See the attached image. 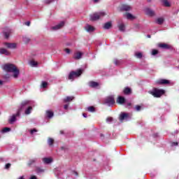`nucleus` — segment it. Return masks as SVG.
<instances>
[{
    "mask_svg": "<svg viewBox=\"0 0 179 179\" xmlns=\"http://www.w3.org/2000/svg\"><path fill=\"white\" fill-rule=\"evenodd\" d=\"M4 71L7 73L3 76V78L6 80L10 78V76H13L15 79L19 78V74L20 71L17 68H4Z\"/></svg>",
    "mask_w": 179,
    "mask_h": 179,
    "instance_id": "f257e3e1",
    "label": "nucleus"
},
{
    "mask_svg": "<svg viewBox=\"0 0 179 179\" xmlns=\"http://www.w3.org/2000/svg\"><path fill=\"white\" fill-rule=\"evenodd\" d=\"M29 104L28 101H24L21 103V106L18 108L17 113L15 115H13L11 117H10L8 120L9 124H13L15 121H16V117L20 116V113H22V110L24 109V107Z\"/></svg>",
    "mask_w": 179,
    "mask_h": 179,
    "instance_id": "f03ea898",
    "label": "nucleus"
},
{
    "mask_svg": "<svg viewBox=\"0 0 179 179\" xmlns=\"http://www.w3.org/2000/svg\"><path fill=\"white\" fill-rule=\"evenodd\" d=\"M148 93L150 94H152L153 97L159 98V97H162V96L164 94V90L154 87L152 90L149 91Z\"/></svg>",
    "mask_w": 179,
    "mask_h": 179,
    "instance_id": "7ed1b4c3",
    "label": "nucleus"
},
{
    "mask_svg": "<svg viewBox=\"0 0 179 179\" xmlns=\"http://www.w3.org/2000/svg\"><path fill=\"white\" fill-rule=\"evenodd\" d=\"M104 16H106V12L104 11L95 13L90 15V20L95 22L96 20H99V19H101V17H104Z\"/></svg>",
    "mask_w": 179,
    "mask_h": 179,
    "instance_id": "20e7f679",
    "label": "nucleus"
},
{
    "mask_svg": "<svg viewBox=\"0 0 179 179\" xmlns=\"http://www.w3.org/2000/svg\"><path fill=\"white\" fill-rule=\"evenodd\" d=\"M82 73H83V70L82 69H78L76 71H71L69 75V80L73 81L75 78H79Z\"/></svg>",
    "mask_w": 179,
    "mask_h": 179,
    "instance_id": "39448f33",
    "label": "nucleus"
},
{
    "mask_svg": "<svg viewBox=\"0 0 179 179\" xmlns=\"http://www.w3.org/2000/svg\"><path fill=\"white\" fill-rule=\"evenodd\" d=\"M105 103L109 106H114V104H115V100L114 99V97L109 96L106 98Z\"/></svg>",
    "mask_w": 179,
    "mask_h": 179,
    "instance_id": "423d86ee",
    "label": "nucleus"
},
{
    "mask_svg": "<svg viewBox=\"0 0 179 179\" xmlns=\"http://www.w3.org/2000/svg\"><path fill=\"white\" fill-rule=\"evenodd\" d=\"M41 64V62H37L34 59H31V60L29 61V64L30 66H33L34 68H37Z\"/></svg>",
    "mask_w": 179,
    "mask_h": 179,
    "instance_id": "0eeeda50",
    "label": "nucleus"
},
{
    "mask_svg": "<svg viewBox=\"0 0 179 179\" xmlns=\"http://www.w3.org/2000/svg\"><path fill=\"white\" fill-rule=\"evenodd\" d=\"M3 45L7 47V48H10V49H15L17 47V44L13 43H4Z\"/></svg>",
    "mask_w": 179,
    "mask_h": 179,
    "instance_id": "6e6552de",
    "label": "nucleus"
},
{
    "mask_svg": "<svg viewBox=\"0 0 179 179\" xmlns=\"http://www.w3.org/2000/svg\"><path fill=\"white\" fill-rule=\"evenodd\" d=\"M157 85H170V80L166 79H160L157 81Z\"/></svg>",
    "mask_w": 179,
    "mask_h": 179,
    "instance_id": "1a4fd4ad",
    "label": "nucleus"
},
{
    "mask_svg": "<svg viewBox=\"0 0 179 179\" xmlns=\"http://www.w3.org/2000/svg\"><path fill=\"white\" fill-rule=\"evenodd\" d=\"M65 25V22H64V21L61 22L59 24L52 27V30H59V29H62V27H64V26Z\"/></svg>",
    "mask_w": 179,
    "mask_h": 179,
    "instance_id": "9d476101",
    "label": "nucleus"
},
{
    "mask_svg": "<svg viewBox=\"0 0 179 179\" xmlns=\"http://www.w3.org/2000/svg\"><path fill=\"white\" fill-rule=\"evenodd\" d=\"M158 47H159V48H164V50H170V48H171V45L167 43H159Z\"/></svg>",
    "mask_w": 179,
    "mask_h": 179,
    "instance_id": "9b49d317",
    "label": "nucleus"
},
{
    "mask_svg": "<svg viewBox=\"0 0 179 179\" xmlns=\"http://www.w3.org/2000/svg\"><path fill=\"white\" fill-rule=\"evenodd\" d=\"M3 33L5 38H9V36H10V34H12V30H10V29H7L4 30Z\"/></svg>",
    "mask_w": 179,
    "mask_h": 179,
    "instance_id": "f8f14e48",
    "label": "nucleus"
},
{
    "mask_svg": "<svg viewBox=\"0 0 179 179\" xmlns=\"http://www.w3.org/2000/svg\"><path fill=\"white\" fill-rule=\"evenodd\" d=\"M85 30L87 31H88L89 33H92V31H94V30H96V29L94 28V27L90 25V24H87L85 27Z\"/></svg>",
    "mask_w": 179,
    "mask_h": 179,
    "instance_id": "ddd939ff",
    "label": "nucleus"
},
{
    "mask_svg": "<svg viewBox=\"0 0 179 179\" xmlns=\"http://www.w3.org/2000/svg\"><path fill=\"white\" fill-rule=\"evenodd\" d=\"M123 93L124 94H126V96H129V94H132V90L129 87H124L123 90Z\"/></svg>",
    "mask_w": 179,
    "mask_h": 179,
    "instance_id": "4468645a",
    "label": "nucleus"
},
{
    "mask_svg": "<svg viewBox=\"0 0 179 179\" xmlns=\"http://www.w3.org/2000/svg\"><path fill=\"white\" fill-rule=\"evenodd\" d=\"M83 53L82 52H76L73 55L74 59H80Z\"/></svg>",
    "mask_w": 179,
    "mask_h": 179,
    "instance_id": "2eb2a0df",
    "label": "nucleus"
},
{
    "mask_svg": "<svg viewBox=\"0 0 179 179\" xmlns=\"http://www.w3.org/2000/svg\"><path fill=\"white\" fill-rule=\"evenodd\" d=\"M125 101L126 100L124 96H118L116 100V103H117V104H124Z\"/></svg>",
    "mask_w": 179,
    "mask_h": 179,
    "instance_id": "dca6fc26",
    "label": "nucleus"
},
{
    "mask_svg": "<svg viewBox=\"0 0 179 179\" xmlns=\"http://www.w3.org/2000/svg\"><path fill=\"white\" fill-rule=\"evenodd\" d=\"M42 160L45 164H50L52 163V158L51 157H44Z\"/></svg>",
    "mask_w": 179,
    "mask_h": 179,
    "instance_id": "f3484780",
    "label": "nucleus"
},
{
    "mask_svg": "<svg viewBox=\"0 0 179 179\" xmlns=\"http://www.w3.org/2000/svg\"><path fill=\"white\" fill-rule=\"evenodd\" d=\"M128 117H129L128 113H122L120 114L119 119L120 121H124V120H127Z\"/></svg>",
    "mask_w": 179,
    "mask_h": 179,
    "instance_id": "a211bd4d",
    "label": "nucleus"
},
{
    "mask_svg": "<svg viewBox=\"0 0 179 179\" xmlns=\"http://www.w3.org/2000/svg\"><path fill=\"white\" fill-rule=\"evenodd\" d=\"M145 13H146V15H148V16H155V11H153L150 8H146Z\"/></svg>",
    "mask_w": 179,
    "mask_h": 179,
    "instance_id": "6ab92c4d",
    "label": "nucleus"
},
{
    "mask_svg": "<svg viewBox=\"0 0 179 179\" xmlns=\"http://www.w3.org/2000/svg\"><path fill=\"white\" fill-rule=\"evenodd\" d=\"M124 17H127L129 20H134V19H135V16L132 15V14L129 13L124 14Z\"/></svg>",
    "mask_w": 179,
    "mask_h": 179,
    "instance_id": "aec40b11",
    "label": "nucleus"
},
{
    "mask_svg": "<svg viewBox=\"0 0 179 179\" xmlns=\"http://www.w3.org/2000/svg\"><path fill=\"white\" fill-rule=\"evenodd\" d=\"M0 54H3L4 55H10V52L8 51V50L5 48H1Z\"/></svg>",
    "mask_w": 179,
    "mask_h": 179,
    "instance_id": "412c9836",
    "label": "nucleus"
},
{
    "mask_svg": "<svg viewBox=\"0 0 179 179\" xmlns=\"http://www.w3.org/2000/svg\"><path fill=\"white\" fill-rule=\"evenodd\" d=\"M155 22L157 24H163V23L164 22V18L163 17H159L156 20Z\"/></svg>",
    "mask_w": 179,
    "mask_h": 179,
    "instance_id": "4be33fe9",
    "label": "nucleus"
},
{
    "mask_svg": "<svg viewBox=\"0 0 179 179\" xmlns=\"http://www.w3.org/2000/svg\"><path fill=\"white\" fill-rule=\"evenodd\" d=\"M118 29L120 31H125V24L124 23L119 24Z\"/></svg>",
    "mask_w": 179,
    "mask_h": 179,
    "instance_id": "5701e85b",
    "label": "nucleus"
},
{
    "mask_svg": "<svg viewBox=\"0 0 179 179\" xmlns=\"http://www.w3.org/2000/svg\"><path fill=\"white\" fill-rule=\"evenodd\" d=\"M89 85H90V87H97V86H99V83L91 81L90 82Z\"/></svg>",
    "mask_w": 179,
    "mask_h": 179,
    "instance_id": "b1692460",
    "label": "nucleus"
},
{
    "mask_svg": "<svg viewBox=\"0 0 179 179\" xmlns=\"http://www.w3.org/2000/svg\"><path fill=\"white\" fill-rule=\"evenodd\" d=\"M46 117H48V118H52V117H54V112L51 110H47Z\"/></svg>",
    "mask_w": 179,
    "mask_h": 179,
    "instance_id": "393cba45",
    "label": "nucleus"
},
{
    "mask_svg": "<svg viewBox=\"0 0 179 179\" xmlns=\"http://www.w3.org/2000/svg\"><path fill=\"white\" fill-rule=\"evenodd\" d=\"M3 68H16V66L13 64L7 63L3 65Z\"/></svg>",
    "mask_w": 179,
    "mask_h": 179,
    "instance_id": "a878e982",
    "label": "nucleus"
},
{
    "mask_svg": "<svg viewBox=\"0 0 179 179\" xmlns=\"http://www.w3.org/2000/svg\"><path fill=\"white\" fill-rule=\"evenodd\" d=\"M111 27V22H108L104 24L103 29L108 30Z\"/></svg>",
    "mask_w": 179,
    "mask_h": 179,
    "instance_id": "bb28decb",
    "label": "nucleus"
},
{
    "mask_svg": "<svg viewBox=\"0 0 179 179\" xmlns=\"http://www.w3.org/2000/svg\"><path fill=\"white\" fill-rule=\"evenodd\" d=\"M122 9L123 10L128 11V10H131V6L123 5V6H122Z\"/></svg>",
    "mask_w": 179,
    "mask_h": 179,
    "instance_id": "cd10ccee",
    "label": "nucleus"
},
{
    "mask_svg": "<svg viewBox=\"0 0 179 179\" xmlns=\"http://www.w3.org/2000/svg\"><path fill=\"white\" fill-rule=\"evenodd\" d=\"M36 159H29L27 164V166H29L30 167V166H31L32 164H34V163H36Z\"/></svg>",
    "mask_w": 179,
    "mask_h": 179,
    "instance_id": "c85d7f7f",
    "label": "nucleus"
},
{
    "mask_svg": "<svg viewBox=\"0 0 179 179\" xmlns=\"http://www.w3.org/2000/svg\"><path fill=\"white\" fill-rule=\"evenodd\" d=\"M32 110H33V107L29 106L28 108L25 110V114L27 115H29V114L31 113Z\"/></svg>",
    "mask_w": 179,
    "mask_h": 179,
    "instance_id": "c756f323",
    "label": "nucleus"
},
{
    "mask_svg": "<svg viewBox=\"0 0 179 179\" xmlns=\"http://www.w3.org/2000/svg\"><path fill=\"white\" fill-rule=\"evenodd\" d=\"M135 57H136V58H142V57H143V54H142V52H135Z\"/></svg>",
    "mask_w": 179,
    "mask_h": 179,
    "instance_id": "7c9ffc66",
    "label": "nucleus"
},
{
    "mask_svg": "<svg viewBox=\"0 0 179 179\" xmlns=\"http://www.w3.org/2000/svg\"><path fill=\"white\" fill-rule=\"evenodd\" d=\"M73 100V96H67L64 99V103H68L69 101H72Z\"/></svg>",
    "mask_w": 179,
    "mask_h": 179,
    "instance_id": "2f4dec72",
    "label": "nucleus"
},
{
    "mask_svg": "<svg viewBox=\"0 0 179 179\" xmlns=\"http://www.w3.org/2000/svg\"><path fill=\"white\" fill-rule=\"evenodd\" d=\"M35 171L38 174L40 173H44V169H41V167H36Z\"/></svg>",
    "mask_w": 179,
    "mask_h": 179,
    "instance_id": "473e14b6",
    "label": "nucleus"
},
{
    "mask_svg": "<svg viewBox=\"0 0 179 179\" xmlns=\"http://www.w3.org/2000/svg\"><path fill=\"white\" fill-rule=\"evenodd\" d=\"M162 3L164 6H166V7L170 6V2H169V0H162Z\"/></svg>",
    "mask_w": 179,
    "mask_h": 179,
    "instance_id": "72a5a7b5",
    "label": "nucleus"
},
{
    "mask_svg": "<svg viewBox=\"0 0 179 179\" xmlns=\"http://www.w3.org/2000/svg\"><path fill=\"white\" fill-rule=\"evenodd\" d=\"M87 111H90V113H94L96 111V108H94V106H89L87 108Z\"/></svg>",
    "mask_w": 179,
    "mask_h": 179,
    "instance_id": "f704fd0d",
    "label": "nucleus"
},
{
    "mask_svg": "<svg viewBox=\"0 0 179 179\" xmlns=\"http://www.w3.org/2000/svg\"><path fill=\"white\" fill-rule=\"evenodd\" d=\"M48 143L49 146H52V145H54V138H49L48 140Z\"/></svg>",
    "mask_w": 179,
    "mask_h": 179,
    "instance_id": "c9c22d12",
    "label": "nucleus"
},
{
    "mask_svg": "<svg viewBox=\"0 0 179 179\" xmlns=\"http://www.w3.org/2000/svg\"><path fill=\"white\" fill-rule=\"evenodd\" d=\"M23 41L24 43H29L30 42V38L27 37V36H24L23 37Z\"/></svg>",
    "mask_w": 179,
    "mask_h": 179,
    "instance_id": "e433bc0d",
    "label": "nucleus"
},
{
    "mask_svg": "<svg viewBox=\"0 0 179 179\" xmlns=\"http://www.w3.org/2000/svg\"><path fill=\"white\" fill-rule=\"evenodd\" d=\"M157 54H159V50L156 49H153L152 50V55H157Z\"/></svg>",
    "mask_w": 179,
    "mask_h": 179,
    "instance_id": "4c0bfd02",
    "label": "nucleus"
},
{
    "mask_svg": "<svg viewBox=\"0 0 179 179\" xmlns=\"http://www.w3.org/2000/svg\"><path fill=\"white\" fill-rule=\"evenodd\" d=\"M113 62H114V64H115V65H120V64H121V61H120V60H118V59H115L113 60Z\"/></svg>",
    "mask_w": 179,
    "mask_h": 179,
    "instance_id": "58836bf2",
    "label": "nucleus"
},
{
    "mask_svg": "<svg viewBox=\"0 0 179 179\" xmlns=\"http://www.w3.org/2000/svg\"><path fill=\"white\" fill-rule=\"evenodd\" d=\"M48 85V83L47 82H42L41 86L43 87V89H45L47 86Z\"/></svg>",
    "mask_w": 179,
    "mask_h": 179,
    "instance_id": "ea45409f",
    "label": "nucleus"
},
{
    "mask_svg": "<svg viewBox=\"0 0 179 179\" xmlns=\"http://www.w3.org/2000/svg\"><path fill=\"white\" fill-rule=\"evenodd\" d=\"M9 131H10V128L9 127H5L3 129V132H9Z\"/></svg>",
    "mask_w": 179,
    "mask_h": 179,
    "instance_id": "a19ab883",
    "label": "nucleus"
},
{
    "mask_svg": "<svg viewBox=\"0 0 179 179\" xmlns=\"http://www.w3.org/2000/svg\"><path fill=\"white\" fill-rule=\"evenodd\" d=\"M10 166H12V165L10 163L6 164L5 166L6 170L10 169Z\"/></svg>",
    "mask_w": 179,
    "mask_h": 179,
    "instance_id": "79ce46f5",
    "label": "nucleus"
},
{
    "mask_svg": "<svg viewBox=\"0 0 179 179\" xmlns=\"http://www.w3.org/2000/svg\"><path fill=\"white\" fill-rule=\"evenodd\" d=\"M34 132H38V130L36 129H33L30 131L31 135H33Z\"/></svg>",
    "mask_w": 179,
    "mask_h": 179,
    "instance_id": "37998d69",
    "label": "nucleus"
},
{
    "mask_svg": "<svg viewBox=\"0 0 179 179\" xmlns=\"http://www.w3.org/2000/svg\"><path fill=\"white\" fill-rule=\"evenodd\" d=\"M113 117H108L106 118V122H112Z\"/></svg>",
    "mask_w": 179,
    "mask_h": 179,
    "instance_id": "c03bdc74",
    "label": "nucleus"
},
{
    "mask_svg": "<svg viewBox=\"0 0 179 179\" xmlns=\"http://www.w3.org/2000/svg\"><path fill=\"white\" fill-rule=\"evenodd\" d=\"M136 111H141V106L137 105L136 106Z\"/></svg>",
    "mask_w": 179,
    "mask_h": 179,
    "instance_id": "a18cd8bd",
    "label": "nucleus"
},
{
    "mask_svg": "<svg viewBox=\"0 0 179 179\" xmlns=\"http://www.w3.org/2000/svg\"><path fill=\"white\" fill-rule=\"evenodd\" d=\"M65 52H66V54H69L71 52V50H69V48H66L64 49Z\"/></svg>",
    "mask_w": 179,
    "mask_h": 179,
    "instance_id": "49530a36",
    "label": "nucleus"
},
{
    "mask_svg": "<svg viewBox=\"0 0 179 179\" xmlns=\"http://www.w3.org/2000/svg\"><path fill=\"white\" fill-rule=\"evenodd\" d=\"M172 145H173V146H178V143H177V142H173V143H172Z\"/></svg>",
    "mask_w": 179,
    "mask_h": 179,
    "instance_id": "de8ad7c7",
    "label": "nucleus"
},
{
    "mask_svg": "<svg viewBox=\"0 0 179 179\" xmlns=\"http://www.w3.org/2000/svg\"><path fill=\"white\" fill-rule=\"evenodd\" d=\"M24 24H25L26 26H30V22H29V21H27V22H26L24 23Z\"/></svg>",
    "mask_w": 179,
    "mask_h": 179,
    "instance_id": "09e8293b",
    "label": "nucleus"
},
{
    "mask_svg": "<svg viewBox=\"0 0 179 179\" xmlns=\"http://www.w3.org/2000/svg\"><path fill=\"white\" fill-rule=\"evenodd\" d=\"M68 107H69V105H68V104H66V105H64V110H68Z\"/></svg>",
    "mask_w": 179,
    "mask_h": 179,
    "instance_id": "8fccbe9b",
    "label": "nucleus"
},
{
    "mask_svg": "<svg viewBox=\"0 0 179 179\" xmlns=\"http://www.w3.org/2000/svg\"><path fill=\"white\" fill-rule=\"evenodd\" d=\"M29 179H37V176H31Z\"/></svg>",
    "mask_w": 179,
    "mask_h": 179,
    "instance_id": "3c124183",
    "label": "nucleus"
},
{
    "mask_svg": "<svg viewBox=\"0 0 179 179\" xmlns=\"http://www.w3.org/2000/svg\"><path fill=\"white\" fill-rule=\"evenodd\" d=\"M83 115L85 118H87V114L86 113H83Z\"/></svg>",
    "mask_w": 179,
    "mask_h": 179,
    "instance_id": "603ef678",
    "label": "nucleus"
},
{
    "mask_svg": "<svg viewBox=\"0 0 179 179\" xmlns=\"http://www.w3.org/2000/svg\"><path fill=\"white\" fill-rule=\"evenodd\" d=\"M59 134H60V135H64V131L63 130H60L59 131Z\"/></svg>",
    "mask_w": 179,
    "mask_h": 179,
    "instance_id": "864d4df0",
    "label": "nucleus"
},
{
    "mask_svg": "<svg viewBox=\"0 0 179 179\" xmlns=\"http://www.w3.org/2000/svg\"><path fill=\"white\" fill-rule=\"evenodd\" d=\"M0 85H3V82L2 80H0Z\"/></svg>",
    "mask_w": 179,
    "mask_h": 179,
    "instance_id": "5fc2aeb1",
    "label": "nucleus"
},
{
    "mask_svg": "<svg viewBox=\"0 0 179 179\" xmlns=\"http://www.w3.org/2000/svg\"><path fill=\"white\" fill-rule=\"evenodd\" d=\"M74 174H75L76 176H78V172H76V171H74Z\"/></svg>",
    "mask_w": 179,
    "mask_h": 179,
    "instance_id": "6e6d98bb",
    "label": "nucleus"
},
{
    "mask_svg": "<svg viewBox=\"0 0 179 179\" xmlns=\"http://www.w3.org/2000/svg\"><path fill=\"white\" fill-rule=\"evenodd\" d=\"M94 2H95V3H97V2H99V0H94Z\"/></svg>",
    "mask_w": 179,
    "mask_h": 179,
    "instance_id": "4d7b16f0",
    "label": "nucleus"
},
{
    "mask_svg": "<svg viewBox=\"0 0 179 179\" xmlns=\"http://www.w3.org/2000/svg\"><path fill=\"white\" fill-rule=\"evenodd\" d=\"M18 179H24V178L23 176H21Z\"/></svg>",
    "mask_w": 179,
    "mask_h": 179,
    "instance_id": "13d9d810",
    "label": "nucleus"
},
{
    "mask_svg": "<svg viewBox=\"0 0 179 179\" xmlns=\"http://www.w3.org/2000/svg\"><path fill=\"white\" fill-rule=\"evenodd\" d=\"M148 38H150V35H148Z\"/></svg>",
    "mask_w": 179,
    "mask_h": 179,
    "instance_id": "bf43d9fd",
    "label": "nucleus"
},
{
    "mask_svg": "<svg viewBox=\"0 0 179 179\" xmlns=\"http://www.w3.org/2000/svg\"><path fill=\"white\" fill-rule=\"evenodd\" d=\"M128 106H131V103H128Z\"/></svg>",
    "mask_w": 179,
    "mask_h": 179,
    "instance_id": "052dcab7",
    "label": "nucleus"
},
{
    "mask_svg": "<svg viewBox=\"0 0 179 179\" xmlns=\"http://www.w3.org/2000/svg\"><path fill=\"white\" fill-rule=\"evenodd\" d=\"M62 149L64 150V147H62Z\"/></svg>",
    "mask_w": 179,
    "mask_h": 179,
    "instance_id": "680f3d73",
    "label": "nucleus"
}]
</instances>
